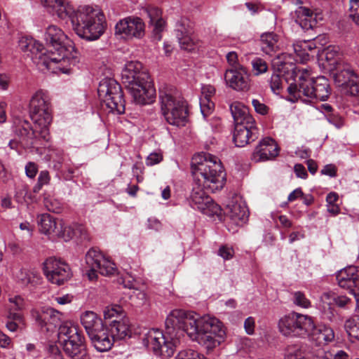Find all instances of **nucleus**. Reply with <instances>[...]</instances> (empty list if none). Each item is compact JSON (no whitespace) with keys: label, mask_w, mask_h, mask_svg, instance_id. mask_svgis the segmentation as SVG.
<instances>
[{"label":"nucleus","mask_w":359,"mask_h":359,"mask_svg":"<svg viewBox=\"0 0 359 359\" xmlns=\"http://www.w3.org/2000/svg\"><path fill=\"white\" fill-rule=\"evenodd\" d=\"M335 294L330 292H324L320 297V302L323 309L325 311L326 309L329 310L327 318L330 321H332L334 318V314L332 309V306L335 304Z\"/></svg>","instance_id":"a19ab883"},{"label":"nucleus","mask_w":359,"mask_h":359,"mask_svg":"<svg viewBox=\"0 0 359 359\" xmlns=\"http://www.w3.org/2000/svg\"><path fill=\"white\" fill-rule=\"evenodd\" d=\"M196 314L181 309L172 311L167 316L165 323L166 334L170 339H178L180 340L184 332L189 337H190V334H193Z\"/></svg>","instance_id":"9d476101"},{"label":"nucleus","mask_w":359,"mask_h":359,"mask_svg":"<svg viewBox=\"0 0 359 359\" xmlns=\"http://www.w3.org/2000/svg\"><path fill=\"white\" fill-rule=\"evenodd\" d=\"M161 111L165 121L170 125L183 126L187 121V109L183 99L171 89L159 91Z\"/></svg>","instance_id":"6e6552de"},{"label":"nucleus","mask_w":359,"mask_h":359,"mask_svg":"<svg viewBox=\"0 0 359 359\" xmlns=\"http://www.w3.org/2000/svg\"><path fill=\"white\" fill-rule=\"evenodd\" d=\"M252 72L255 76L264 74L268 70L266 62L260 57H255L252 60Z\"/></svg>","instance_id":"c03bdc74"},{"label":"nucleus","mask_w":359,"mask_h":359,"mask_svg":"<svg viewBox=\"0 0 359 359\" xmlns=\"http://www.w3.org/2000/svg\"><path fill=\"white\" fill-rule=\"evenodd\" d=\"M50 181V176L49 172L47 170L41 171L38 177L37 183L33 188L34 192H39L41 189L42 187L48 184Z\"/></svg>","instance_id":"49530a36"},{"label":"nucleus","mask_w":359,"mask_h":359,"mask_svg":"<svg viewBox=\"0 0 359 359\" xmlns=\"http://www.w3.org/2000/svg\"><path fill=\"white\" fill-rule=\"evenodd\" d=\"M48 12L56 15L60 19H65L72 15V8L65 0H41Z\"/></svg>","instance_id":"cd10ccee"},{"label":"nucleus","mask_w":359,"mask_h":359,"mask_svg":"<svg viewBox=\"0 0 359 359\" xmlns=\"http://www.w3.org/2000/svg\"><path fill=\"white\" fill-rule=\"evenodd\" d=\"M43 273L49 282L57 285H62L72 276L69 265L55 257H49L45 261Z\"/></svg>","instance_id":"2eb2a0df"},{"label":"nucleus","mask_w":359,"mask_h":359,"mask_svg":"<svg viewBox=\"0 0 359 359\" xmlns=\"http://www.w3.org/2000/svg\"><path fill=\"white\" fill-rule=\"evenodd\" d=\"M252 106L255 108V110L258 114L262 115H265L268 113L269 108L264 103L261 102L259 100L254 99L252 101Z\"/></svg>","instance_id":"0e129e2a"},{"label":"nucleus","mask_w":359,"mask_h":359,"mask_svg":"<svg viewBox=\"0 0 359 359\" xmlns=\"http://www.w3.org/2000/svg\"><path fill=\"white\" fill-rule=\"evenodd\" d=\"M81 336L78 327L69 322H65L60 325L58 338L62 344L74 339H77L78 337Z\"/></svg>","instance_id":"4c0bfd02"},{"label":"nucleus","mask_w":359,"mask_h":359,"mask_svg":"<svg viewBox=\"0 0 359 359\" xmlns=\"http://www.w3.org/2000/svg\"><path fill=\"white\" fill-rule=\"evenodd\" d=\"M81 323L88 337L104 325L102 320L96 313L91 311H86L81 315Z\"/></svg>","instance_id":"72a5a7b5"},{"label":"nucleus","mask_w":359,"mask_h":359,"mask_svg":"<svg viewBox=\"0 0 359 359\" xmlns=\"http://www.w3.org/2000/svg\"><path fill=\"white\" fill-rule=\"evenodd\" d=\"M191 173L195 182L210 192L223 188L226 175L221 161L209 153L201 152L194 155L191 164Z\"/></svg>","instance_id":"f03ea898"},{"label":"nucleus","mask_w":359,"mask_h":359,"mask_svg":"<svg viewBox=\"0 0 359 359\" xmlns=\"http://www.w3.org/2000/svg\"><path fill=\"white\" fill-rule=\"evenodd\" d=\"M293 49L301 62H306L309 60V54L303 48L302 41L294 43L293 44Z\"/></svg>","instance_id":"09e8293b"},{"label":"nucleus","mask_w":359,"mask_h":359,"mask_svg":"<svg viewBox=\"0 0 359 359\" xmlns=\"http://www.w3.org/2000/svg\"><path fill=\"white\" fill-rule=\"evenodd\" d=\"M94 347L100 352L107 351L112 347L114 341L112 338L108 327L103 325L97 329L95 333L89 337Z\"/></svg>","instance_id":"b1692460"},{"label":"nucleus","mask_w":359,"mask_h":359,"mask_svg":"<svg viewBox=\"0 0 359 359\" xmlns=\"http://www.w3.org/2000/svg\"><path fill=\"white\" fill-rule=\"evenodd\" d=\"M340 57L339 51L336 47L328 46L325 48L319 55V61L323 67L329 71L333 72L337 69L339 64H343L339 61Z\"/></svg>","instance_id":"a878e982"},{"label":"nucleus","mask_w":359,"mask_h":359,"mask_svg":"<svg viewBox=\"0 0 359 359\" xmlns=\"http://www.w3.org/2000/svg\"><path fill=\"white\" fill-rule=\"evenodd\" d=\"M278 329L285 336L305 338L313 329V320L309 315L293 311L279 320Z\"/></svg>","instance_id":"1a4fd4ad"},{"label":"nucleus","mask_w":359,"mask_h":359,"mask_svg":"<svg viewBox=\"0 0 359 359\" xmlns=\"http://www.w3.org/2000/svg\"><path fill=\"white\" fill-rule=\"evenodd\" d=\"M62 313L48 306H43L37 317V321L41 327L48 325L47 330H51L60 325L63 320Z\"/></svg>","instance_id":"5701e85b"},{"label":"nucleus","mask_w":359,"mask_h":359,"mask_svg":"<svg viewBox=\"0 0 359 359\" xmlns=\"http://www.w3.org/2000/svg\"><path fill=\"white\" fill-rule=\"evenodd\" d=\"M143 343L155 354L169 358L174 354L180 341L178 339H170L166 332L163 334L158 329H151L145 334Z\"/></svg>","instance_id":"f8f14e48"},{"label":"nucleus","mask_w":359,"mask_h":359,"mask_svg":"<svg viewBox=\"0 0 359 359\" xmlns=\"http://www.w3.org/2000/svg\"><path fill=\"white\" fill-rule=\"evenodd\" d=\"M17 278L21 284L26 286H36L41 282V276L34 270L20 269Z\"/></svg>","instance_id":"58836bf2"},{"label":"nucleus","mask_w":359,"mask_h":359,"mask_svg":"<svg viewBox=\"0 0 359 359\" xmlns=\"http://www.w3.org/2000/svg\"><path fill=\"white\" fill-rule=\"evenodd\" d=\"M226 214L236 226H242L248 218L247 207L243 203L232 202L229 204Z\"/></svg>","instance_id":"bb28decb"},{"label":"nucleus","mask_w":359,"mask_h":359,"mask_svg":"<svg viewBox=\"0 0 359 359\" xmlns=\"http://www.w3.org/2000/svg\"><path fill=\"white\" fill-rule=\"evenodd\" d=\"M122 313L123 309L116 304L107 306L104 309L103 311V314L105 319L121 316Z\"/></svg>","instance_id":"de8ad7c7"},{"label":"nucleus","mask_w":359,"mask_h":359,"mask_svg":"<svg viewBox=\"0 0 359 359\" xmlns=\"http://www.w3.org/2000/svg\"><path fill=\"white\" fill-rule=\"evenodd\" d=\"M176 359H206L203 355L194 350H184L180 351Z\"/></svg>","instance_id":"5fc2aeb1"},{"label":"nucleus","mask_w":359,"mask_h":359,"mask_svg":"<svg viewBox=\"0 0 359 359\" xmlns=\"http://www.w3.org/2000/svg\"><path fill=\"white\" fill-rule=\"evenodd\" d=\"M295 22L303 29H312L317 23L316 15L306 7H299L295 11Z\"/></svg>","instance_id":"2f4dec72"},{"label":"nucleus","mask_w":359,"mask_h":359,"mask_svg":"<svg viewBox=\"0 0 359 359\" xmlns=\"http://www.w3.org/2000/svg\"><path fill=\"white\" fill-rule=\"evenodd\" d=\"M215 88L213 86L207 84L203 85L201 87V98H207L208 100H212V97L215 94Z\"/></svg>","instance_id":"e2e57ef3"},{"label":"nucleus","mask_w":359,"mask_h":359,"mask_svg":"<svg viewBox=\"0 0 359 359\" xmlns=\"http://www.w3.org/2000/svg\"><path fill=\"white\" fill-rule=\"evenodd\" d=\"M201 111L204 117L208 116L214 109L215 103L212 100L207 98H201L200 101Z\"/></svg>","instance_id":"864d4df0"},{"label":"nucleus","mask_w":359,"mask_h":359,"mask_svg":"<svg viewBox=\"0 0 359 359\" xmlns=\"http://www.w3.org/2000/svg\"><path fill=\"white\" fill-rule=\"evenodd\" d=\"M258 137L259 130L256 123L235 125L233 139L236 146L244 147Z\"/></svg>","instance_id":"412c9836"},{"label":"nucleus","mask_w":359,"mask_h":359,"mask_svg":"<svg viewBox=\"0 0 359 359\" xmlns=\"http://www.w3.org/2000/svg\"><path fill=\"white\" fill-rule=\"evenodd\" d=\"M350 17L359 25V0H349Z\"/></svg>","instance_id":"6e6d98bb"},{"label":"nucleus","mask_w":359,"mask_h":359,"mask_svg":"<svg viewBox=\"0 0 359 359\" xmlns=\"http://www.w3.org/2000/svg\"><path fill=\"white\" fill-rule=\"evenodd\" d=\"M67 36L65 34L63 31L56 25H49L44 34V39L46 43L49 45L48 49H54L55 53H60L61 55H64L65 57H69L66 55L67 50L62 45ZM73 56L69 57L72 58Z\"/></svg>","instance_id":"6ab92c4d"},{"label":"nucleus","mask_w":359,"mask_h":359,"mask_svg":"<svg viewBox=\"0 0 359 359\" xmlns=\"http://www.w3.org/2000/svg\"><path fill=\"white\" fill-rule=\"evenodd\" d=\"M163 161V154L161 152L151 153L146 159V165L152 166Z\"/></svg>","instance_id":"bf43d9fd"},{"label":"nucleus","mask_w":359,"mask_h":359,"mask_svg":"<svg viewBox=\"0 0 359 359\" xmlns=\"http://www.w3.org/2000/svg\"><path fill=\"white\" fill-rule=\"evenodd\" d=\"M148 17L150 19L149 22H156L162 18V13L160 9L156 7H149L146 9Z\"/></svg>","instance_id":"13d9d810"},{"label":"nucleus","mask_w":359,"mask_h":359,"mask_svg":"<svg viewBox=\"0 0 359 359\" xmlns=\"http://www.w3.org/2000/svg\"><path fill=\"white\" fill-rule=\"evenodd\" d=\"M8 311L18 312L23 310L26 302L20 295H10L8 297Z\"/></svg>","instance_id":"37998d69"},{"label":"nucleus","mask_w":359,"mask_h":359,"mask_svg":"<svg viewBox=\"0 0 359 359\" xmlns=\"http://www.w3.org/2000/svg\"><path fill=\"white\" fill-rule=\"evenodd\" d=\"M62 345L66 354L73 359H84L87 355L83 336L65 341Z\"/></svg>","instance_id":"c756f323"},{"label":"nucleus","mask_w":359,"mask_h":359,"mask_svg":"<svg viewBox=\"0 0 359 359\" xmlns=\"http://www.w3.org/2000/svg\"><path fill=\"white\" fill-rule=\"evenodd\" d=\"M218 254L224 259H229L233 256V250L231 248L224 245L219 249Z\"/></svg>","instance_id":"774afa93"},{"label":"nucleus","mask_w":359,"mask_h":359,"mask_svg":"<svg viewBox=\"0 0 359 359\" xmlns=\"http://www.w3.org/2000/svg\"><path fill=\"white\" fill-rule=\"evenodd\" d=\"M86 264L88 269L87 276L90 280H96L97 273L102 276H111L116 273L115 264L99 250L90 249L86 255Z\"/></svg>","instance_id":"ddd939ff"},{"label":"nucleus","mask_w":359,"mask_h":359,"mask_svg":"<svg viewBox=\"0 0 359 359\" xmlns=\"http://www.w3.org/2000/svg\"><path fill=\"white\" fill-rule=\"evenodd\" d=\"M224 81L227 87L237 92H248L251 87L250 76L245 67L238 69L229 68L224 72Z\"/></svg>","instance_id":"a211bd4d"},{"label":"nucleus","mask_w":359,"mask_h":359,"mask_svg":"<svg viewBox=\"0 0 359 359\" xmlns=\"http://www.w3.org/2000/svg\"><path fill=\"white\" fill-rule=\"evenodd\" d=\"M97 93L100 100L111 112L123 114L125 100L121 86L111 78H104L99 83Z\"/></svg>","instance_id":"9b49d317"},{"label":"nucleus","mask_w":359,"mask_h":359,"mask_svg":"<svg viewBox=\"0 0 359 359\" xmlns=\"http://www.w3.org/2000/svg\"><path fill=\"white\" fill-rule=\"evenodd\" d=\"M283 81L279 74H273L269 81L271 90L276 94H279L283 88Z\"/></svg>","instance_id":"3c124183"},{"label":"nucleus","mask_w":359,"mask_h":359,"mask_svg":"<svg viewBox=\"0 0 359 359\" xmlns=\"http://www.w3.org/2000/svg\"><path fill=\"white\" fill-rule=\"evenodd\" d=\"M50 159L53 160V168L56 170H60L62 169V164L63 162V157L60 151H54L50 155Z\"/></svg>","instance_id":"052dcab7"},{"label":"nucleus","mask_w":359,"mask_h":359,"mask_svg":"<svg viewBox=\"0 0 359 359\" xmlns=\"http://www.w3.org/2000/svg\"><path fill=\"white\" fill-rule=\"evenodd\" d=\"M149 25L153 27L152 34L154 38L160 41L161 39V32L165 29V22L163 19H161L156 22H149Z\"/></svg>","instance_id":"8fccbe9b"},{"label":"nucleus","mask_w":359,"mask_h":359,"mask_svg":"<svg viewBox=\"0 0 359 359\" xmlns=\"http://www.w3.org/2000/svg\"><path fill=\"white\" fill-rule=\"evenodd\" d=\"M121 283L126 288L136 289V281L131 273H126V275L121 278Z\"/></svg>","instance_id":"680f3d73"},{"label":"nucleus","mask_w":359,"mask_h":359,"mask_svg":"<svg viewBox=\"0 0 359 359\" xmlns=\"http://www.w3.org/2000/svg\"><path fill=\"white\" fill-rule=\"evenodd\" d=\"M330 72L335 83L346 93L356 95L359 93V79L348 64H339L337 69Z\"/></svg>","instance_id":"dca6fc26"},{"label":"nucleus","mask_w":359,"mask_h":359,"mask_svg":"<svg viewBox=\"0 0 359 359\" xmlns=\"http://www.w3.org/2000/svg\"><path fill=\"white\" fill-rule=\"evenodd\" d=\"M278 147L271 137L264 138L256 147L252 158L256 162L271 160L278 155Z\"/></svg>","instance_id":"4be33fe9"},{"label":"nucleus","mask_w":359,"mask_h":359,"mask_svg":"<svg viewBox=\"0 0 359 359\" xmlns=\"http://www.w3.org/2000/svg\"><path fill=\"white\" fill-rule=\"evenodd\" d=\"M337 280L341 287L353 294L359 288V269L355 266H349L341 269L337 273Z\"/></svg>","instance_id":"aec40b11"},{"label":"nucleus","mask_w":359,"mask_h":359,"mask_svg":"<svg viewBox=\"0 0 359 359\" xmlns=\"http://www.w3.org/2000/svg\"><path fill=\"white\" fill-rule=\"evenodd\" d=\"M121 79L137 104H147L154 101L156 91L148 73L142 71V63L128 62L122 71Z\"/></svg>","instance_id":"7ed1b4c3"},{"label":"nucleus","mask_w":359,"mask_h":359,"mask_svg":"<svg viewBox=\"0 0 359 359\" xmlns=\"http://www.w3.org/2000/svg\"><path fill=\"white\" fill-rule=\"evenodd\" d=\"M203 185L195 182L190 195V203L193 208L197 209L208 216L218 214L220 208L205 192Z\"/></svg>","instance_id":"f3484780"},{"label":"nucleus","mask_w":359,"mask_h":359,"mask_svg":"<svg viewBox=\"0 0 359 359\" xmlns=\"http://www.w3.org/2000/svg\"><path fill=\"white\" fill-rule=\"evenodd\" d=\"M38 224L39 231L46 235L55 236L57 229L59 228L60 220L49 214H42L38 217Z\"/></svg>","instance_id":"f704fd0d"},{"label":"nucleus","mask_w":359,"mask_h":359,"mask_svg":"<svg viewBox=\"0 0 359 359\" xmlns=\"http://www.w3.org/2000/svg\"><path fill=\"white\" fill-rule=\"evenodd\" d=\"M344 327L351 338L359 341V316H353L347 319Z\"/></svg>","instance_id":"ea45409f"},{"label":"nucleus","mask_w":359,"mask_h":359,"mask_svg":"<svg viewBox=\"0 0 359 359\" xmlns=\"http://www.w3.org/2000/svg\"><path fill=\"white\" fill-rule=\"evenodd\" d=\"M285 359H306L304 353L299 348L288 350Z\"/></svg>","instance_id":"69168bd1"},{"label":"nucleus","mask_w":359,"mask_h":359,"mask_svg":"<svg viewBox=\"0 0 359 359\" xmlns=\"http://www.w3.org/2000/svg\"><path fill=\"white\" fill-rule=\"evenodd\" d=\"M193 32V28L187 20H182L177 25L176 36L181 48L189 51L194 49Z\"/></svg>","instance_id":"393cba45"},{"label":"nucleus","mask_w":359,"mask_h":359,"mask_svg":"<svg viewBox=\"0 0 359 359\" xmlns=\"http://www.w3.org/2000/svg\"><path fill=\"white\" fill-rule=\"evenodd\" d=\"M32 39L31 37L28 36H23L20 38L19 40L18 46L19 48L22 51H23L25 53H27V50L29 48V46H32Z\"/></svg>","instance_id":"338daca9"},{"label":"nucleus","mask_w":359,"mask_h":359,"mask_svg":"<svg viewBox=\"0 0 359 359\" xmlns=\"http://www.w3.org/2000/svg\"><path fill=\"white\" fill-rule=\"evenodd\" d=\"M293 303L304 309H308L311 307V305L310 300L300 291H297L293 293Z\"/></svg>","instance_id":"a18cd8bd"},{"label":"nucleus","mask_w":359,"mask_h":359,"mask_svg":"<svg viewBox=\"0 0 359 359\" xmlns=\"http://www.w3.org/2000/svg\"><path fill=\"white\" fill-rule=\"evenodd\" d=\"M194 333L190 338L208 349L219 345L225 337L222 323L216 318L210 316L199 317L196 314Z\"/></svg>","instance_id":"0eeeda50"},{"label":"nucleus","mask_w":359,"mask_h":359,"mask_svg":"<svg viewBox=\"0 0 359 359\" xmlns=\"http://www.w3.org/2000/svg\"><path fill=\"white\" fill-rule=\"evenodd\" d=\"M230 110L235 125L255 123L254 118L250 115L248 109L241 102H233L230 105Z\"/></svg>","instance_id":"473e14b6"},{"label":"nucleus","mask_w":359,"mask_h":359,"mask_svg":"<svg viewBox=\"0 0 359 359\" xmlns=\"http://www.w3.org/2000/svg\"><path fill=\"white\" fill-rule=\"evenodd\" d=\"M6 327L11 332L18 330V324L22 321V316L18 312L7 311Z\"/></svg>","instance_id":"79ce46f5"},{"label":"nucleus","mask_w":359,"mask_h":359,"mask_svg":"<svg viewBox=\"0 0 359 359\" xmlns=\"http://www.w3.org/2000/svg\"><path fill=\"white\" fill-rule=\"evenodd\" d=\"M29 108L30 117L39 131L34 130L31 123L23 120L19 121L15 133L26 146L36 149L40 146L46 147L50 139L48 127L53 119L50 100L47 92L37 90L30 99Z\"/></svg>","instance_id":"f257e3e1"},{"label":"nucleus","mask_w":359,"mask_h":359,"mask_svg":"<svg viewBox=\"0 0 359 359\" xmlns=\"http://www.w3.org/2000/svg\"><path fill=\"white\" fill-rule=\"evenodd\" d=\"M260 42L262 51L269 55L276 52L280 48L279 36L273 32L262 34Z\"/></svg>","instance_id":"e433bc0d"},{"label":"nucleus","mask_w":359,"mask_h":359,"mask_svg":"<svg viewBox=\"0 0 359 359\" xmlns=\"http://www.w3.org/2000/svg\"><path fill=\"white\" fill-rule=\"evenodd\" d=\"M59 228L57 229L55 236L62 238L65 241L72 239L74 236L82 237L85 233V229L81 225H74V226L66 225L62 220H60Z\"/></svg>","instance_id":"c9c22d12"},{"label":"nucleus","mask_w":359,"mask_h":359,"mask_svg":"<svg viewBox=\"0 0 359 359\" xmlns=\"http://www.w3.org/2000/svg\"><path fill=\"white\" fill-rule=\"evenodd\" d=\"M108 329L112 338H114V342L125 339L131 335L130 322L128 318L112 320Z\"/></svg>","instance_id":"7c9ffc66"},{"label":"nucleus","mask_w":359,"mask_h":359,"mask_svg":"<svg viewBox=\"0 0 359 359\" xmlns=\"http://www.w3.org/2000/svg\"><path fill=\"white\" fill-rule=\"evenodd\" d=\"M131 299L137 306H142L147 303V294L144 291L135 289L131 295Z\"/></svg>","instance_id":"603ef678"},{"label":"nucleus","mask_w":359,"mask_h":359,"mask_svg":"<svg viewBox=\"0 0 359 359\" xmlns=\"http://www.w3.org/2000/svg\"><path fill=\"white\" fill-rule=\"evenodd\" d=\"M115 34L126 40L141 39L145 35V24L139 17L125 18L116 23Z\"/></svg>","instance_id":"4468645a"},{"label":"nucleus","mask_w":359,"mask_h":359,"mask_svg":"<svg viewBox=\"0 0 359 359\" xmlns=\"http://www.w3.org/2000/svg\"><path fill=\"white\" fill-rule=\"evenodd\" d=\"M309 336L319 346L327 344L334 339V332L332 328L324 324L316 325L314 323L313 329Z\"/></svg>","instance_id":"c85d7f7f"},{"label":"nucleus","mask_w":359,"mask_h":359,"mask_svg":"<svg viewBox=\"0 0 359 359\" xmlns=\"http://www.w3.org/2000/svg\"><path fill=\"white\" fill-rule=\"evenodd\" d=\"M32 46L26 53L36 65L44 67L55 74H69L72 67L76 66L79 60L78 57H65L60 53H55L52 49L46 50L43 45L33 38Z\"/></svg>","instance_id":"423d86ee"},{"label":"nucleus","mask_w":359,"mask_h":359,"mask_svg":"<svg viewBox=\"0 0 359 359\" xmlns=\"http://www.w3.org/2000/svg\"><path fill=\"white\" fill-rule=\"evenodd\" d=\"M226 59L231 68L238 69L241 67H244L239 63L238 54L235 51L229 52L226 55Z\"/></svg>","instance_id":"4d7b16f0"},{"label":"nucleus","mask_w":359,"mask_h":359,"mask_svg":"<svg viewBox=\"0 0 359 359\" xmlns=\"http://www.w3.org/2000/svg\"><path fill=\"white\" fill-rule=\"evenodd\" d=\"M70 19L76 34L88 41L97 40L104 32L105 18L99 8L80 7L72 13Z\"/></svg>","instance_id":"20e7f679"},{"label":"nucleus","mask_w":359,"mask_h":359,"mask_svg":"<svg viewBox=\"0 0 359 359\" xmlns=\"http://www.w3.org/2000/svg\"><path fill=\"white\" fill-rule=\"evenodd\" d=\"M295 74L297 80L287 87V92L294 100L303 96L320 101L328 98L330 88L329 81L325 76L314 79L306 69H299Z\"/></svg>","instance_id":"39448f33"}]
</instances>
